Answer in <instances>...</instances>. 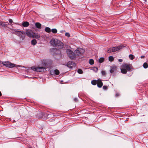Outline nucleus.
Here are the masks:
<instances>
[{"mask_svg": "<svg viewBox=\"0 0 148 148\" xmlns=\"http://www.w3.org/2000/svg\"><path fill=\"white\" fill-rule=\"evenodd\" d=\"M50 43L52 46L59 48H62L63 45L62 42L57 39L52 38L50 40Z\"/></svg>", "mask_w": 148, "mask_h": 148, "instance_id": "obj_1", "label": "nucleus"}, {"mask_svg": "<svg viewBox=\"0 0 148 148\" xmlns=\"http://www.w3.org/2000/svg\"><path fill=\"white\" fill-rule=\"evenodd\" d=\"M121 72L122 73L126 74L127 72V71H130L132 69V67L131 64H123L121 66Z\"/></svg>", "mask_w": 148, "mask_h": 148, "instance_id": "obj_2", "label": "nucleus"}, {"mask_svg": "<svg viewBox=\"0 0 148 148\" xmlns=\"http://www.w3.org/2000/svg\"><path fill=\"white\" fill-rule=\"evenodd\" d=\"M12 30L13 33L21 37L22 38V40L25 38V33L24 32L20 31L18 29H12Z\"/></svg>", "mask_w": 148, "mask_h": 148, "instance_id": "obj_3", "label": "nucleus"}, {"mask_svg": "<svg viewBox=\"0 0 148 148\" xmlns=\"http://www.w3.org/2000/svg\"><path fill=\"white\" fill-rule=\"evenodd\" d=\"M2 64L3 65L9 68H12L14 67H20V65H16L8 61L3 62Z\"/></svg>", "mask_w": 148, "mask_h": 148, "instance_id": "obj_4", "label": "nucleus"}, {"mask_svg": "<svg viewBox=\"0 0 148 148\" xmlns=\"http://www.w3.org/2000/svg\"><path fill=\"white\" fill-rule=\"evenodd\" d=\"M84 52V50L81 48H78L75 51V56H81Z\"/></svg>", "mask_w": 148, "mask_h": 148, "instance_id": "obj_5", "label": "nucleus"}, {"mask_svg": "<svg viewBox=\"0 0 148 148\" xmlns=\"http://www.w3.org/2000/svg\"><path fill=\"white\" fill-rule=\"evenodd\" d=\"M31 69L33 71H36L38 72H43L45 70V68L43 67L32 66Z\"/></svg>", "mask_w": 148, "mask_h": 148, "instance_id": "obj_6", "label": "nucleus"}, {"mask_svg": "<svg viewBox=\"0 0 148 148\" xmlns=\"http://www.w3.org/2000/svg\"><path fill=\"white\" fill-rule=\"evenodd\" d=\"M122 48V46H119L117 47H112V48H109L108 50V52H115L119 50Z\"/></svg>", "mask_w": 148, "mask_h": 148, "instance_id": "obj_7", "label": "nucleus"}, {"mask_svg": "<svg viewBox=\"0 0 148 148\" xmlns=\"http://www.w3.org/2000/svg\"><path fill=\"white\" fill-rule=\"evenodd\" d=\"M66 53L69 57L72 59H74L75 58V56L74 53L71 50L67 49L66 50Z\"/></svg>", "mask_w": 148, "mask_h": 148, "instance_id": "obj_8", "label": "nucleus"}, {"mask_svg": "<svg viewBox=\"0 0 148 148\" xmlns=\"http://www.w3.org/2000/svg\"><path fill=\"white\" fill-rule=\"evenodd\" d=\"M26 32L25 34L27 36L29 37L33 38L34 35V32L31 29H26Z\"/></svg>", "mask_w": 148, "mask_h": 148, "instance_id": "obj_9", "label": "nucleus"}, {"mask_svg": "<svg viewBox=\"0 0 148 148\" xmlns=\"http://www.w3.org/2000/svg\"><path fill=\"white\" fill-rule=\"evenodd\" d=\"M8 25L9 23L8 22L0 21V25H1L3 27H8L7 26Z\"/></svg>", "mask_w": 148, "mask_h": 148, "instance_id": "obj_10", "label": "nucleus"}, {"mask_svg": "<svg viewBox=\"0 0 148 148\" xmlns=\"http://www.w3.org/2000/svg\"><path fill=\"white\" fill-rule=\"evenodd\" d=\"M97 84L98 87L101 88L103 85V83L101 80L98 79L97 82Z\"/></svg>", "mask_w": 148, "mask_h": 148, "instance_id": "obj_11", "label": "nucleus"}, {"mask_svg": "<svg viewBox=\"0 0 148 148\" xmlns=\"http://www.w3.org/2000/svg\"><path fill=\"white\" fill-rule=\"evenodd\" d=\"M40 38V34L38 33H34V35L33 37V38H36L37 39H39Z\"/></svg>", "mask_w": 148, "mask_h": 148, "instance_id": "obj_12", "label": "nucleus"}, {"mask_svg": "<svg viewBox=\"0 0 148 148\" xmlns=\"http://www.w3.org/2000/svg\"><path fill=\"white\" fill-rule=\"evenodd\" d=\"M29 25V23L27 21H25L22 23V25L24 27H27Z\"/></svg>", "mask_w": 148, "mask_h": 148, "instance_id": "obj_13", "label": "nucleus"}, {"mask_svg": "<svg viewBox=\"0 0 148 148\" xmlns=\"http://www.w3.org/2000/svg\"><path fill=\"white\" fill-rule=\"evenodd\" d=\"M35 26L38 29H40L41 25L40 23H36L35 24Z\"/></svg>", "mask_w": 148, "mask_h": 148, "instance_id": "obj_14", "label": "nucleus"}, {"mask_svg": "<svg viewBox=\"0 0 148 148\" xmlns=\"http://www.w3.org/2000/svg\"><path fill=\"white\" fill-rule=\"evenodd\" d=\"M72 62H68L67 64V66L68 67L70 68H72V66H71L72 64Z\"/></svg>", "mask_w": 148, "mask_h": 148, "instance_id": "obj_15", "label": "nucleus"}, {"mask_svg": "<svg viewBox=\"0 0 148 148\" xmlns=\"http://www.w3.org/2000/svg\"><path fill=\"white\" fill-rule=\"evenodd\" d=\"M45 31L48 33H49L51 31L50 28L49 27H46L45 29Z\"/></svg>", "mask_w": 148, "mask_h": 148, "instance_id": "obj_16", "label": "nucleus"}, {"mask_svg": "<svg viewBox=\"0 0 148 148\" xmlns=\"http://www.w3.org/2000/svg\"><path fill=\"white\" fill-rule=\"evenodd\" d=\"M31 43L32 45H34L37 43L36 40L35 39H33L31 41Z\"/></svg>", "mask_w": 148, "mask_h": 148, "instance_id": "obj_17", "label": "nucleus"}, {"mask_svg": "<svg viewBox=\"0 0 148 148\" xmlns=\"http://www.w3.org/2000/svg\"><path fill=\"white\" fill-rule=\"evenodd\" d=\"M101 74L102 76L105 77L106 76V73L105 71H101Z\"/></svg>", "mask_w": 148, "mask_h": 148, "instance_id": "obj_18", "label": "nucleus"}, {"mask_svg": "<svg viewBox=\"0 0 148 148\" xmlns=\"http://www.w3.org/2000/svg\"><path fill=\"white\" fill-rule=\"evenodd\" d=\"M92 69L95 72H97L98 70V69L97 67H94L92 68Z\"/></svg>", "mask_w": 148, "mask_h": 148, "instance_id": "obj_19", "label": "nucleus"}, {"mask_svg": "<svg viewBox=\"0 0 148 148\" xmlns=\"http://www.w3.org/2000/svg\"><path fill=\"white\" fill-rule=\"evenodd\" d=\"M54 73L56 75H58L59 74L60 72L58 70L56 69L54 71Z\"/></svg>", "mask_w": 148, "mask_h": 148, "instance_id": "obj_20", "label": "nucleus"}, {"mask_svg": "<svg viewBox=\"0 0 148 148\" xmlns=\"http://www.w3.org/2000/svg\"><path fill=\"white\" fill-rule=\"evenodd\" d=\"M104 58H101L99 59V62L100 63H101L103 62L104 61Z\"/></svg>", "mask_w": 148, "mask_h": 148, "instance_id": "obj_21", "label": "nucleus"}, {"mask_svg": "<svg viewBox=\"0 0 148 148\" xmlns=\"http://www.w3.org/2000/svg\"><path fill=\"white\" fill-rule=\"evenodd\" d=\"M97 82L96 80H93L92 81L91 83L93 85H95L97 84Z\"/></svg>", "mask_w": 148, "mask_h": 148, "instance_id": "obj_22", "label": "nucleus"}, {"mask_svg": "<svg viewBox=\"0 0 148 148\" xmlns=\"http://www.w3.org/2000/svg\"><path fill=\"white\" fill-rule=\"evenodd\" d=\"M148 64L146 62L144 63L143 64V66L145 69H146L148 67Z\"/></svg>", "mask_w": 148, "mask_h": 148, "instance_id": "obj_23", "label": "nucleus"}, {"mask_svg": "<svg viewBox=\"0 0 148 148\" xmlns=\"http://www.w3.org/2000/svg\"><path fill=\"white\" fill-rule=\"evenodd\" d=\"M51 32L54 34H56L57 32V30L56 29H53L51 30Z\"/></svg>", "mask_w": 148, "mask_h": 148, "instance_id": "obj_24", "label": "nucleus"}, {"mask_svg": "<svg viewBox=\"0 0 148 148\" xmlns=\"http://www.w3.org/2000/svg\"><path fill=\"white\" fill-rule=\"evenodd\" d=\"M129 58L131 60H132L134 59V57L133 55L130 54L129 56Z\"/></svg>", "mask_w": 148, "mask_h": 148, "instance_id": "obj_25", "label": "nucleus"}, {"mask_svg": "<svg viewBox=\"0 0 148 148\" xmlns=\"http://www.w3.org/2000/svg\"><path fill=\"white\" fill-rule=\"evenodd\" d=\"M89 63L91 65L93 64L94 63V61L92 59L90 60Z\"/></svg>", "mask_w": 148, "mask_h": 148, "instance_id": "obj_26", "label": "nucleus"}, {"mask_svg": "<svg viewBox=\"0 0 148 148\" xmlns=\"http://www.w3.org/2000/svg\"><path fill=\"white\" fill-rule=\"evenodd\" d=\"M77 72L78 73H79L80 74H82L83 73L82 70L80 69H79L78 70Z\"/></svg>", "mask_w": 148, "mask_h": 148, "instance_id": "obj_27", "label": "nucleus"}, {"mask_svg": "<svg viewBox=\"0 0 148 148\" xmlns=\"http://www.w3.org/2000/svg\"><path fill=\"white\" fill-rule=\"evenodd\" d=\"M109 60L110 61H112L114 60V58L112 56H110L109 57Z\"/></svg>", "mask_w": 148, "mask_h": 148, "instance_id": "obj_28", "label": "nucleus"}, {"mask_svg": "<svg viewBox=\"0 0 148 148\" xmlns=\"http://www.w3.org/2000/svg\"><path fill=\"white\" fill-rule=\"evenodd\" d=\"M65 35L66 36L68 37H70V34L69 33H66Z\"/></svg>", "mask_w": 148, "mask_h": 148, "instance_id": "obj_29", "label": "nucleus"}, {"mask_svg": "<svg viewBox=\"0 0 148 148\" xmlns=\"http://www.w3.org/2000/svg\"><path fill=\"white\" fill-rule=\"evenodd\" d=\"M103 89L106 90L107 89V87L106 86H103Z\"/></svg>", "mask_w": 148, "mask_h": 148, "instance_id": "obj_30", "label": "nucleus"}, {"mask_svg": "<svg viewBox=\"0 0 148 148\" xmlns=\"http://www.w3.org/2000/svg\"><path fill=\"white\" fill-rule=\"evenodd\" d=\"M9 23H13V21L12 19H9Z\"/></svg>", "mask_w": 148, "mask_h": 148, "instance_id": "obj_31", "label": "nucleus"}, {"mask_svg": "<svg viewBox=\"0 0 148 148\" xmlns=\"http://www.w3.org/2000/svg\"><path fill=\"white\" fill-rule=\"evenodd\" d=\"M118 60L119 62H122L123 61L122 59H118Z\"/></svg>", "mask_w": 148, "mask_h": 148, "instance_id": "obj_32", "label": "nucleus"}, {"mask_svg": "<svg viewBox=\"0 0 148 148\" xmlns=\"http://www.w3.org/2000/svg\"><path fill=\"white\" fill-rule=\"evenodd\" d=\"M110 72L111 73H112L114 72V70L113 69H111L110 70Z\"/></svg>", "mask_w": 148, "mask_h": 148, "instance_id": "obj_33", "label": "nucleus"}, {"mask_svg": "<svg viewBox=\"0 0 148 148\" xmlns=\"http://www.w3.org/2000/svg\"><path fill=\"white\" fill-rule=\"evenodd\" d=\"M119 95V93H116L115 95V96L116 97H118Z\"/></svg>", "mask_w": 148, "mask_h": 148, "instance_id": "obj_34", "label": "nucleus"}, {"mask_svg": "<svg viewBox=\"0 0 148 148\" xmlns=\"http://www.w3.org/2000/svg\"><path fill=\"white\" fill-rule=\"evenodd\" d=\"M74 100L75 101H77V99L76 98H75L74 99Z\"/></svg>", "mask_w": 148, "mask_h": 148, "instance_id": "obj_35", "label": "nucleus"}, {"mask_svg": "<svg viewBox=\"0 0 148 148\" xmlns=\"http://www.w3.org/2000/svg\"><path fill=\"white\" fill-rule=\"evenodd\" d=\"M144 57H145V56H141V58H144Z\"/></svg>", "mask_w": 148, "mask_h": 148, "instance_id": "obj_36", "label": "nucleus"}, {"mask_svg": "<svg viewBox=\"0 0 148 148\" xmlns=\"http://www.w3.org/2000/svg\"><path fill=\"white\" fill-rule=\"evenodd\" d=\"M15 24H17V25H19V24H18V23H15Z\"/></svg>", "mask_w": 148, "mask_h": 148, "instance_id": "obj_37", "label": "nucleus"}, {"mask_svg": "<svg viewBox=\"0 0 148 148\" xmlns=\"http://www.w3.org/2000/svg\"><path fill=\"white\" fill-rule=\"evenodd\" d=\"M1 92L0 91V97L1 96Z\"/></svg>", "mask_w": 148, "mask_h": 148, "instance_id": "obj_38", "label": "nucleus"}, {"mask_svg": "<svg viewBox=\"0 0 148 148\" xmlns=\"http://www.w3.org/2000/svg\"><path fill=\"white\" fill-rule=\"evenodd\" d=\"M40 118H43V116H41L40 117Z\"/></svg>", "mask_w": 148, "mask_h": 148, "instance_id": "obj_39", "label": "nucleus"}, {"mask_svg": "<svg viewBox=\"0 0 148 148\" xmlns=\"http://www.w3.org/2000/svg\"><path fill=\"white\" fill-rule=\"evenodd\" d=\"M40 114H41V115H42L43 114V113H42L41 112L40 113Z\"/></svg>", "mask_w": 148, "mask_h": 148, "instance_id": "obj_40", "label": "nucleus"}, {"mask_svg": "<svg viewBox=\"0 0 148 148\" xmlns=\"http://www.w3.org/2000/svg\"><path fill=\"white\" fill-rule=\"evenodd\" d=\"M144 1H146L147 0H144Z\"/></svg>", "mask_w": 148, "mask_h": 148, "instance_id": "obj_41", "label": "nucleus"}]
</instances>
